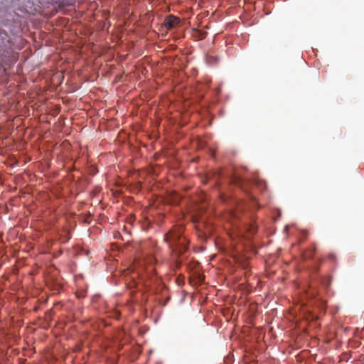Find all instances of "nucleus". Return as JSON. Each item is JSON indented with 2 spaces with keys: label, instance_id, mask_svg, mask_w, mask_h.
Segmentation results:
<instances>
[{
  "label": "nucleus",
  "instance_id": "f257e3e1",
  "mask_svg": "<svg viewBox=\"0 0 364 364\" xmlns=\"http://www.w3.org/2000/svg\"><path fill=\"white\" fill-rule=\"evenodd\" d=\"M183 226L174 225L164 236L165 241L176 254L181 255L188 249V240L183 236Z\"/></svg>",
  "mask_w": 364,
  "mask_h": 364
},
{
  "label": "nucleus",
  "instance_id": "f03ea898",
  "mask_svg": "<svg viewBox=\"0 0 364 364\" xmlns=\"http://www.w3.org/2000/svg\"><path fill=\"white\" fill-rule=\"evenodd\" d=\"M180 22V19L174 16H168L164 20V26L170 30L174 28Z\"/></svg>",
  "mask_w": 364,
  "mask_h": 364
},
{
  "label": "nucleus",
  "instance_id": "7ed1b4c3",
  "mask_svg": "<svg viewBox=\"0 0 364 364\" xmlns=\"http://www.w3.org/2000/svg\"><path fill=\"white\" fill-rule=\"evenodd\" d=\"M316 250V247L314 245H313L309 249L306 250V252L304 253V257L305 258H311L313 257L314 255L315 254Z\"/></svg>",
  "mask_w": 364,
  "mask_h": 364
},
{
  "label": "nucleus",
  "instance_id": "20e7f679",
  "mask_svg": "<svg viewBox=\"0 0 364 364\" xmlns=\"http://www.w3.org/2000/svg\"><path fill=\"white\" fill-rule=\"evenodd\" d=\"M257 188H258L259 190L265 189L266 188V183L264 181H257L255 183Z\"/></svg>",
  "mask_w": 364,
  "mask_h": 364
},
{
  "label": "nucleus",
  "instance_id": "39448f33",
  "mask_svg": "<svg viewBox=\"0 0 364 364\" xmlns=\"http://www.w3.org/2000/svg\"><path fill=\"white\" fill-rule=\"evenodd\" d=\"M155 262L156 259L151 255L149 256L145 261L146 264H149V265L153 264Z\"/></svg>",
  "mask_w": 364,
  "mask_h": 364
},
{
  "label": "nucleus",
  "instance_id": "423d86ee",
  "mask_svg": "<svg viewBox=\"0 0 364 364\" xmlns=\"http://www.w3.org/2000/svg\"><path fill=\"white\" fill-rule=\"evenodd\" d=\"M92 175H94L96 172H97V169L92 165Z\"/></svg>",
  "mask_w": 364,
  "mask_h": 364
},
{
  "label": "nucleus",
  "instance_id": "0eeeda50",
  "mask_svg": "<svg viewBox=\"0 0 364 364\" xmlns=\"http://www.w3.org/2000/svg\"><path fill=\"white\" fill-rule=\"evenodd\" d=\"M235 183H236L238 186H242V181H240V180H238L237 181H235Z\"/></svg>",
  "mask_w": 364,
  "mask_h": 364
},
{
  "label": "nucleus",
  "instance_id": "6e6552de",
  "mask_svg": "<svg viewBox=\"0 0 364 364\" xmlns=\"http://www.w3.org/2000/svg\"><path fill=\"white\" fill-rule=\"evenodd\" d=\"M97 228H93V227H92V233H93L94 232L97 231Z\"/></svg>",
  "mask_w": 364,
  "mask_h": 364
},
{
  "label": "nucleus",
  "instance_id": "1a4fd4ad",
  "mask_svg": "<svg viewBox=\"0 0 364 364\" xmlns=\"http://www.w3.org/2000/svg\"><path fill=\"white\" fill-rule=\"evenodd\" d=\"M97 296H100L99 295H95V296H92V302L94 301L95 297H97Z\"/></svg>",
  "mask_w": 364,
  "mask_h": 364
},
{
  "label": "nucleus",
  "instance_id": "9d476101",
  "mask_svg": "<svg viewBox=\"0 0 364 364\" xmlns=\"http://www.w3.org/2000/svg\"><path fill=\"white\" fill-rule=\"evenodd\" d=\"M329 257L332 259H333V255H330Z\"/></svg>",
  "mask_w": 364,
  "mask_h": 364
},
{
  "label": "nucleus",
  "instance_id": "9b49d317",
  "mask_svg": "<svg viewBox=\"0 0 364 364\" xmlns=\"http://www.w3.org/2000/svg\"><path fill=\"white\" fill-rule=\"evenodd\" d=\"M94 4H95V3L92 1V7L94 6Z\"/></svg>",
  "mask_w": 364,
  "mask_h": 364
}]
</instances>
